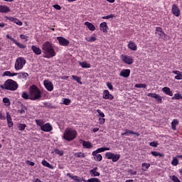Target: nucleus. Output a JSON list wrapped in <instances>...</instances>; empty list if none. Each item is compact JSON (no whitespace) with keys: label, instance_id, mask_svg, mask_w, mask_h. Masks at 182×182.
<instances>
[{"label":"nucleus","instance_id":"c03bdc74","mask_svg":"<svg viewBox=\"0 0 182 182\" xmlns=\"http://www.w3.org/2000/svg\"><path fill=\"white\" fill-rule=\"evenodd\" d=\"M134 87H137L139 89H140V88L146 89V87H147V85H146V84H136Z\"/></svg>","mask_w":182,"mask_h":182},{"label":"nucleus","instance_id":"bb28decb","mask_svg":"<svg viewBox=\"0 0 182 182\" xmlns=\"http://www.w3.org/2000/svg\"><path fill=\"white\" fill-rule=\"evenodd\" d=\"M85 41H87V42H96V41H97V36L93 34L90 37H85Z\"/></svg>","mask_w":182,"mask_h":182},{"label":"nucleus","instance_id":"423d86ee","mask_svg":"<svg viewBox=\"0 0 182 182\" xmlns=\"http://www.w3.org/2000/svg\"><path fill=\"white\" fill-rule=\"evenodd\" d=\"M26 65V60L23 57H18L15 62L14 68L16 70H21L23 66Z\"/></svg>","mask_w":182,"mask_h":182},{"label":"nucleus","instance_id":"69168bd1","mask_svg":"<svg viewBox=\"0 0 182 182\" xmlns=\"http://www.w3.org/2000/svg\"><path fill=\"white\" fill-rule=\"evenodd\" d=\"M172 73H174L175 75H176V76H178L179 74L181 73V72H180L178 70H173V71H172Z\"/></svg>","mask_w":182,"mask_h":182},{"label":"nucleus","instance_id":"6e6d98bb","mask_svg":"<svg viewBox=\"0 0 182 182\" xmlns=\"http://www.w3.org/2000/svg\"><path fill=\"white\" fill-rule=\"evenodd\" d=\"M20 38L21 39L25 40V42H28V36L21 34L20 35Z\"/></svg>","mask_w":182,"mask_h":182},{"label":"nucleus","instance_id":"2eb2a0df","mask_svg":"<svg viewBox=\"0 0 182 182\" xmlns=\"http://www.w3.org/2000/svg\"><path fill=\"white\" fill-rule=\"evenodd\" d=\"M109 150H110V148H109V147L98 148L97 150L92 151V155L96 156V154H99V153H103V151H107Z\"/></svg>","mask_w":182,"mask_h":182},{"label":"nucleus","instance_id":"412c9836","mask_svg":"<svg viewBox=\"0 0 182 182\" xmlns=\"http://www.w3.org/2000/svg\"><path fill=\"white\" fill-rule=\"evenodd\" d=\"M90 176H92L94 177H99L100 176V173L97 171V167L94 168L93 169H91L90 171Z\"/></svg>","mask_w":182,"mask_h":182},{"label":"nucleus","instance_id":"39448f33","mask_svg":"<svg viewBox=\"0 0 182 182\" xmlns=\"http://www.w3.org/2000/svg\"><path fill=\"white\" fill-rule=\"evenodd\" d=\"M35 122L37 126H39L42 132L49 133V132H52V130H53L52 124H50V123L45 124V121L43 119H36Z\"/></svg>","mask_w":182,"mask_h":182},{"label":"nucleus","instance_id":"e2e57ef3","mask_svg":"<svg viewBox=\"0 0 182 182\" xmlns=\"http://www.w3.org/2000/svg\"><path fill=\"white\" fill-rule=\"evenodd\" d=\"M5 115L2 114V112H0V120H5Z\"/></svg>","mask_w":182,"mask_h":182},{"label":"nucleus","instance_id":"49530a36","mask_svg":"<svg viewBox=\"0 0 182 182\" xmlns=\"http://www.w3.org/2000/svg\"><path fill=\"white\" fill-rule=\"evenodd\" d=\"M63 105H65V106H69L70 105V100L68 98H65L63 100Z\"/></svg>","mask_w":182,"mask_h":182},{"label":"nucleus","instance_id":"79ce46f5","mask_svg":"<svg viewBox=\"0 0 182 182\" xmlns=\"http://www.w3.org/2000/svg\"><path fill=\"white\" fill-rule=\"evenodd\" d=\"M169 178L173 182H181L178 178L174 175L169 176Z\"/></svg>","mask_w":182,"mask_h":182},{"label":"nucleus","instance_id":"a18cd8bd","mask_svg":"<svg viewBox=\"0 0 182 182\" xmlns=\"http://www.w3.org/2000/svg\"><path fill=\"white\" fill-rule=\"evenodd\" d=\"M55 154H58L59 156H63V151H60L58 149H54Z\"/></svg>","mask_w":182,"mask_h":182},{"label":"nucleus","instance_id":"cd10ccee","mask_svg":"<svg viewBox=\"0 0 182 182\" xmlns=\"http://www.w3.org/2000/svg\"><path fill=\"white\" fill-rule=\"evenodd\" d=\"M6 120L9 127H12V126H14V122H12V117L8 112L6 113Z\"/></svg>","mask_w":182,"mask_h":182},{"label":"nucleus","instance_id":"9d476101","mask_svg":"<svg viewBox=\"0 0 182 182\" xmlns=\"http://www.w3.org/2000/svg\"><path fill=\"white\" fill-rule=\"evenodd\" d=\"M102 99H105V100H113V99H114V96L110 94L109 90H105L102 93Z\"/></svg>","mask_w":182,"mask_h":182},{"label":"nucleus","instance_id":"de8ad7c7","mask_svg":"<svg viewBox=\"0 0 182 182\" xmlns=\"http://www.w3.org/2000/svg\"><path fill=\"white\" fill-rule=\"evenodd\" d=\"M18 75L20 76V77H28V76H29L28 73H19Z\"/></svg>","mask_w":182,"mask_h":182},{"label":"nucleus","instance_id":"37998d69","mask_svg":"<svg viewBox=\"0 0 182 182\" xmlns=\"http://www.w3.org/2000/svg\"><path fill=\"white\" fill-rule=\"evenodd\" d=\"M14 23H16V25H18V26H22L23 25V23L22 21H19V19L14 18Z\"/></svg>","mask_w":182,"mask_h":182},{"label":"nucleus","instance_id":"f03ea898","mask_svg":"<svg viewBox=\"0 0 182 182\" xmlns=\"http://www.w3.org/2000/svg\"><path fill=\"white\" fill-rule=\"evenodd\" d=\"M19 85L18 82L12 79L6 80L3 85H0L1 89L4 90H10L11 92H15L18 90Z\"/></svg>","mask_w":182,"mask_h":182},{"label":"nucleus","instance_id":"dca6fc26","mask_svg":"<svg viewBox=\"0 0 182 182\" xmlns=\"http://www.w3.org/2000/svg\"><path fill=\"white\" fill-rule=\"evenodd\" d=\"M100 30L102 31L103 33H107V31H109V26H107V23H101L100 25Z\"/></svg>","mask_w":182,"mask_h":182},{"label":"nucleus","instance_id":"72a5a7b5","mask_svg":"<svg viewBox=\"0 0 182 182\" xmlns=\"http://www.w3.org/2000/svg\"><path fill=\"white\" fill-rule=\"evenodd\" d=\"M94 156V160L95 161H102L103 160V156L100 154H96V155H92Z\"/></svg>","mask_w":182,"mask_h":182},{"label":"nucleus","instance_id":"f8f14e48","mask_svg":"<svg viewBox=\"0 0 182 182\" xmlns=\"http://www.w3.org/2000/svg\"><path fill=\"white\" fill-rule=\"evenodd\" d=\"M43 85L48 92H52V90H53V83L50 80H45L43 81Z\"/></svg>","mask_w":182,"mask_h":182},{"label":"nucleus","instance_id":"c756f323","mask_svg":"<svg viewBox=\"0 0 182 182\" xmlns=\"http://www.w3.org/2000/svg\"><path fill=\"white\" fill-rule=\"evenodd\" d=\"M3 76H9V77H12L14 76H18V73H11V71H5L3 73Z\"/></svg>","mask_w":182,"mask_h":182},{"label":"nucleus","instance_id":"3c124183","mask_svg":"<svg viewBox=\"0 0 182 182\" xmlns=\"http://www.w3.org/2000/svg\"><path fill=\"white\" fill-rule=\"evenodd\" d=\"M149 146H151V147H157V146H159V143L157 141H154L149 143Z\"/></svg>","mask_w":182,"mask_h":182},{"label":"nucleus","instance_id":"680f3d73","mask_svg":"<svg viewBox=\"0 0 182 182\" xmlns=\"http://www.w3.org/2000/svg\"><path fill=\"white\" fill-rule=\"evenodd\" d=\"M112 18H114V14H110V15H108V16H105V18L106 19H110Z\"/></svg>","mask_w":182,"mask_h":182},{"label":"nucleus","instance_id":"1a4fd4ad","mask_svg":"<svg viewBox=\"0 0 182 182\" xmlns=\"http://www.w3.org/2000/svg\"><path fill=\"white\" fill-rule=\"evenodd\" d=\"M57 41H58V43L60 46H68L70 43L69 40L62 36L57 37Z\"/></svg>","mask_w":182,"mask_h":182},{"label":"nucleus","instance_id":"f257e3e1","mask_svg":"<svg viewBox=\"0 0 182 182\" xmlns=\"http://www.w3.org/2000/svg\"><path fill=\"white\" fill-rule=\"evenodd\" d=\"M42 49L43 50V53L46 55L43 56V58L50 59V58H53V56H56V51H55V49H53L52 43L49 41L45 42L42 46Z\"/></svg>","mask_w":182,"mask_h":182},{"label":"nucleus","instance_id":"c85d7f7f","mask_svg":"<svg viewBox=\"0 0 182 182\" xmlns=\"http://www.w3.org/2000/svg\"><path fill=\"white\" fill-rule=\"evenodd\" d=\"M68 177H70V178H72V180H74V181L76 182H82V179L80 178H79V176H72L71 173H67Z\"/></svg>","mask_w":182,"mask_h":182},{"label":"nucleus","instance_id":"9b49d317","mask_svg":"<svg viewBox=\"0 0 182 182\" xmlns=\"http://www.w3.org/2000/svg\"><path fill=\"white\" fill-rule=\"evenodd\" d=\"M147 96L149 97H153V99H156L158 103H163V97L160 96V95L156 93H148Z\"/></svg>","mask_w":182,"mask_h":182},{"label":"nucleus","instance_id":"4468645a","mask_svg":"<svg viewBox=\"0 0 182 182\" xmlns=\"http://www.w3.org/2000/svg\"><path fill=\"white\" fill-rule=\"evenodd\" d=\"M171 12L175 16L177 17H178L181 14V11H180V9L177 4L172 5Z\"/></svg>","mask_w":182,"mask_h":182},{"label":"nucleus","instance_id":"bf43d9fd","mask_svg":"<svg viewBox=\"0 0 182 182\" xmlns=\"http://www.w3.org/2000/svg\"><path fill=\"white\" fill-rule=\"evenodd\" d=\"M17 113H18L19 114H25V109H18Z\"/></svg>","mask_w":182,"mask_h":182},{"label":"nucleus","instance_id":"6e6552de","mask_svg":"<svg viewBox=\"0 0 182 182\" xmlns=\"http://www.w3.org/2000/svg\"><path fill=\"white\" fill-rule=\"evenodd\" d=\"M121 60H122L124 63H126V65H132L134 62L133 57L125 54L121 55Z\"/></svg>","mask_w":182,"mask_h":182},{"label":"nucleus","instance_id":"052dcab7","mask_svg":"<svg viewBox=\"0 0 182 182\" xmlns=\"http://www.w3.org/2000/svg\"><path fill=\"white\" fill-rule=\"evenodd\" d=\"M99 122L100 124H103L105 122H106V119H105V118H100Z\"/></svg>","mask_w":182,"mask_h":182},{"label":"nucleus","instance_id":"c9c22d12","mask_svg":"<svg viewBox=\"0 0 182 182\" xmlns=\"http://www.w3.org/2000/svg\"><path fill=\"white\" fill-rule=\"evenodd\" d=\"M151 154L152 156H154V157H164V154H160L159 151H151Z\"/></svg>","mask_w":182,"mask_h":182},{"label":"nucleus","instance_id":"e433bc0d","mask_svg":"<svg viewBox=\"0 0 182 182\" xmlns=\"http://www.w3.org/2000/svg\"><path fill=\"white\" fill-rule=\"evenodd\" d=\"M180 99H182L181 94L180 93L174 94L173 97H172V100H180Z\"/></svg>","mask_w":182,"mask_h":182},{"label":"nucleus","instance_id":"8fccbe9b","mask_svg":"<svg viewBox=\"0 0 182 182\" xmlns=\"http://www.w3.org/2000/svg\"><path fill=\"white\" fill-rule=\"evenodd\" d=\"M22 97H23V99H26V100H28V99H29V92H28V94L27 93V92H23L22 93Z\"/></svg>","mask_w":182,"mask_h":182},{"label":"nucleus","instance_id":"13d9d810","mask_svg":"<svg viewBox=\"0 0 182 182\" xmlns=\"http://www.w3.org/2000/svg\"><path fill=\"white\" fill-rule=\"evenodd\" d=\"M53 6V8L55 9H56L57 11H60V9H62V7H60V6H59V4H55L54 6Z\"/></svg>","mask_w":182,"mask_h":182},{"label":"nucleus","instance_id":"2f4dec72","mask_svg":"<svg viewBox=\"0 0 182 182\" xmlns=\"http://www.w3.org/2000/svg\"><path fill=\"white\" fill-rule=\"evenodd\" d=\"M178 124V119H174L171 122L172 130H177V126Z\"/></svg>","mask_w":182,"mask_h":182},{"label":"nucleus","instance_id":"5701e85b","mask_svg":"<svg viewBox=\"0 0 182 182\" xmlns=\"http://www.w3.org/2000/svg\"><path fill=\"white\" fill-rule=\"evenodd\" d=\"M162 92H164L165 95H167V96H173V91H171L168 87H164L162 88Z\"/></svg>","mask_w":182,"mask_h":182},{"label":"nucleus","instance_id":"f704fd0d","mask_svg":"<svg viewBox=\"0 0 182 182\" xmlns=\"http://www.w3.org/2000/svg\"><path fill=\"white\" fill-rule=\"evenodd\" d=\"M82 181L84 182H100V180L97 178H91L88 180H85V179H82Z\"/></svg>","mask_w":182,"mask_h":182},{"label":"nucleus","instance_id":"864d4df0","mask_svg":"<svg viewBox=\"0 0 182 182\" xmlns=\"http://www.w3.org/2000/svg\"><path fill=\"white\" fill-rule=\"evenodd\" d=\"M107 87H108V89H109V90H113V85H112L111 82H107Z\"/></svg>","mask_w":182,"mask_h":182},{"label":"nucleus","instance_id":"5fc2aeb1","mask_svg":"<svg viewBox=\"0 0 182 182\" xmlns=\"http://www.w3.org/2000/svg\"><path fill=\"white\" fill-rule=\"evenodd\" d=\"M175 79L176 80H182V72L178 75L175 76Z\"/></svg>","mask_w":182,"mask_h":182},{"label":"nucleus","instance_id":"338daca9","mask_svg":"<svg viewBox=\"0 0 182 182\" xmlns=\"http://www.w3.org/2000/svg\"><path fill=\"white\" fill-rule=\"evenodd\" d=\"M125 132H127L128 134H133V133H134V132L129 129H126Z\"/></svg>","mask_w":182,"mask_h":182},{"label":"nucleus","instance_id":"58836bf2","mask_svg":"<svg viewBox=\"0 0 182 182\" xmlns=\"http://www.w3.org/2000/svg\"><path fill=\"white\" fill-rule=\"evenodd\" d=\"M72 77L74 80H76L77 83L82 85V78H80V77H77V75H72Z\"/></svg>","mask_w":182,"mask_h":182},{"label":"nucleus","instance_id":"aec40b11","mask_svg":"<svg viewBox=\"0 0 182 182\" xmlns=\"http://www.w3.org/2000/svg\"><path fill=\"white\" fill-rule=\"evenodd\" d=\"M0 12H1V14H6L8 12H11V9H9V7H8V6L1 5L0 6Z\"/></svg>","mask_w":182,"mask_h":182},{"label":"nucleus","instance_id":"4c0bfd02","mask_svg":"<svg viewBox=\"0 0 182 182\" xmlns=\"http://www.w3.org/2000/svg\"><path fill=\"white\" fill-rule=\"evenodd\" d=\"M3 103H4L5 106H11V101L8 97L3 98Z\"/></svg>","mask_w":182,"mask_h":182},{"label":"nucleus","instance_id":"b1692460","mask_svg":"<svg viewBox=\"0 0 182 182\" xmlns=\"http://www.w3.org/2000/svg\"><path fill=\"white\" fill-rule=\"evenodd\" d=\"M128 48L131 50H137V45H136V43L130 41L128 43Z\"/></svg>","mask_w":182,"mask_h":182},{"label":"nucleus","instance_id":"20e7f679","mask_svg":"<svg viewBox=\"0 0 182 182\" xmlns=\"http://www.w3.org/2000/svg\"><path fill=\"white\" fill-rule=\"evenodd\" d=\"M77 137V132L73 128H67L63 134V139L66 141H72Z\"/></svg>","mask_w":182,"mask_h":182},{"label":"nucleus","instance_id":"4be33fe9","mask_svg":"<svg viewBox=\"0 0 182 182\" xmlns=\"http://www.w3.org/2000/svg\"><path fill=\"white\" fill-rule=\"evenodd\" d=\"M79 65H80V66H81V68H83L84 69H89V68H92V65H90V63H87V61L80 62Z\"/></svg>","mask_w":182,"mask_h":182},{"label":"nucleus","instance_id":"7c9ffc66","mask_svg":"<svg viewBox=\"0 0 182 182\" xmlns=\"http://www.w3.org/2000/svg\"><path fill=\"white\" fill-rule=\"evenodd\" d=\"M11 41L15 43V45L18 46L20 49H25L26 48V46L18 42V41L15 40V38H12Z\"/></svg>","mask_w":182,"mask_h":182},{"label":"nucleus","instance_id":"774afa93","mask_svg":"<svg viewBox=\"0 0 182 182\" xmlns=\"http://www.w3.org/2000/svg\"><path fill=\"white\" fill-rule=\"evenodd\" d=\"M93 133H96L97 132H99V128H94L92 129Z\"/></svg>","mask_w":182,"mask_h":182},{"label":"nucleus","instance_id":"ea45409f","mask_svg":"<svg viewBox=\"0 0 182 182\" xmlns=\"http://www.w3.org/2000/svg\"><path fill=\"white\" fill-rule=\"evenodd\" d=\"M149 167H150V164H146V163L142 164V170L144 171H147Z\"/></svg>","mask_w":182,"mask_h":182},{"label":"nucleus","instance_id":"a878e982","mask_svg":"<svg viewBox=\"0 0 182 182\" xmlns=\"http://www.w3.org/2000/svg\"><path fill=\"white\" fill-rule=\"evenodd\" d=\"M41 164L44 167H48V168H50V170H53V168H55V166L49 164L46 160H43Z\"/></svg>","mask_w":182,"mask_h":182},{"label":"nucleus","instance_id":"7ed1b4c3","mask_svg":"<svg viewBox=\"0 0 182 182\" xmlns=\"http://www.w3.org/2000/svg\"><path fill=\"white\" fill-rule=\"evenodd\" d=\"M28 92L30 100H39L42 97L41 90L35 85L29 87Z\"/></svg>","mask_w":182,"mask_h":182},{"label":"nucleus","instance_id":"393cba45","mask_svg":"<svg viewBox=\"0 0 182 182\" xmlns=\"http://www.w3.org/2000/svg\"><path fill=\"white\" fill-rule=\"evenodd\" d=\"M85 26H87L89 31H96V27L92 23L86 21L85 23Z\"/></svg>","mask_w":182,"mask_h":182},{"label":"nucleus","instance_id":"6ab92c4d","mask_svg":"<svg viewBox=\"0 0 182 182\" xmlns=\"http://www.w3.org/2000/svg\"><path fill=\"white\" fill-rule=\"evenodd\" d=\"M156 33H157L159 38H163V36H166V33L163 32V28H161V27H156Z\"/></svg>","mask_w":182,"mask_h":182},{"label":"nucleus","instance_id":"f3484780","mask_svg":"<svg viewBox=\"0 0 182 182\" xmlns=\"http://www.w3.org/2000/svg\"><path fill=\"white\" fill-rule=\"evenodd\" d=\"M119 76H122L123 77H129L130 76V69H124L120 73Z\"/></svg>","mask_w":182,"mask_h":182},{"label":"nucleus","instance_id":"ddd939ff","mask_svg":"<svg viewBox=\"0 0 182 182\" xmlns=\"http://www.w3.org/2000/svg\"><path fill=\"white\" fill-rule=\"evenodd\" d=\"M79 142L80 144H82V147H84V149H93V144L89 141L80 139Z\"/></svg>","mask_w":182,"mask_h":182},{"label":"nucleus","instance_id":"603ef678","mask_svg":"<svg viewBox=\"0 0 182 182\" xmlns=\"http://www.w3.org/2000/svg\"><path fill=\"white\" fill-rule=\"evenodd\" d=\"M97 113H98L100 117H105V113L102 112L100 109H97Z\"/></svg>","mask_w":182,"mask_h":182},{"label":"nucleus","instance_id":"09e8293b","mask_svg":"<svg viewBox=\"0 0 182 182\" xmlns=\"http://www.w3.org/2000/svg\"><path fill=\"white\" fill-rule=\"evenodd\" d=\"M26 124H19L18 126V128L19 129V130L22 131L24 129H26Z\"/></svg>","mask_w":182,"mask_h":182},{"label":"nucleus","instance_id":"473e14b6","mask_svg":"<svg viewBox=\"0 0 182 182\" xmlns=\"http://www.w3.org/2000/svg\"><path fill=\"white\" fill-rule=\"evenodd\" d=\"M74 156L78 159H85V157H86V154L83 152H77Z\"/></svg>","mask_w":182,"mask_h":182},{"label":"nucleus","instance_id":"4d7b16f0","mask_svg":"<svg viewBox=\"0 0 182 182\" xmlns=\"http://www.w3.org/2000/svg\"><path fill=\"white\" fill-rule=\"evenodd\" d=\"M5 18L6 21H10V22H14L15 18L11 16H6Z\"/></svg>","mask_w":182,"mask_h":182},{"label":"nucleus","instance_id":"a19ab883","mask_svg":"<svg viewBox=\"0 0 182 182\" xmlns=\"http://www.w3.org/2000/svg\"><path fill=\"white\" fill-rule=\"evenodd\" d=\"M171 165L172 166H178V159H177V157H173V160L171 161Z\"/></svg>","mask_w":182,"mask_h":182},{"label":"nucleus","instance_id":"0e129e2a","mask_svg":"<svg viewBox=\"0 0 182 182\" xmlns=\"http://www.w3.org/2000/svg\"><path fill=\"white\" fill-rule=\"evenodd\" d=\"M26 164H29V166H35V162H32L31 161H27Z\"/></svg>","mask_w":182,"mask_h":182},{"label":"nucleus","instance_id":"0eeeda50","mask_svg":"<svg viewBox=\"0 0 182 182\" xmlns=\"http://www.w3.org/2000/svg\"><path fill=\"white\" fill-rule=\"evenodd\" d=\"M105 157L108 160H112L113 163H116L120 160V154H113L112 152H107L105 154Z\"/></svg>","mask_w":182,"mask_h":182},{"label":"nucleus","instance_id":"a211bd4d","mask_svg":"<svg viewBox=\"0 0 182 182\" xmlns=\"http://www.w3.org/2000/svg\"><path fill=\"white\" fill-rule=\"evenodd\" d=\"M31 50H33V53H35V55H39L42 54V50L36 46H32Z\"/></svg>","mask_w":182,"mask_h":182}]
</instances>
